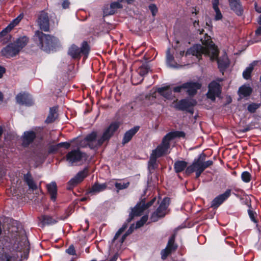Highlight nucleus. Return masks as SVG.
I'll use <instances>...</instances> for the list:
<instances>
[{"instance_id": "obj_1", "label": "nucleus", "mask_w": 261, "mask_h": 261, "mask_svg": "<svg viewBox=\"0 0 261 261\" xmlns=\"http://www.w3.org/2000/svg\"><path fill=\"white\" fill-rule=\"evenodd\" d=\"M202 45L196 44L189 49L186 52V56L192 55L199 58L202 54L208 56L211 60L217 59L218 67L220 70L226 68L229 65L227 56L224 55L218 59V50L217 47L211 40L210 36L205 34L203 38L200 39Z\"/></svg>"}, {"instance_id": "obj_2", "label": "nucleus", "mask_w": 261, "mask_h": 261, "mask_svg": "<svg viewBox=\"0 0 261 261\" xmlns=\"http://www.w3.org/2000/svg\"><path fill=\"white\" fill-rule=\"evenodd\" d=\"M119 126V124L118 122H113L110 125L102 135L97 136L96 133L93 132L86 136L85 141L90 148H97L105 142L108 141Z\"/></svg>"}, {"instance_id": "obj_3", "label": "nucleus", "mask_w": 261, "mask_h": 261, "mask_svg": "<svg viewBox=\"0 0 261 261\" xmlns=\"http://www.w3.org/2000/svg\"><path fill=\"white\" fill-rule=\"evenodd\" d=\"M206 155L204 153L200 154L197 159H195L192 164L189 166L185 170V173L189 175L195 172L196 177H199L204 170L212 166L213 162L211 160L205 161Z\"/></svg>"}, {"instance_id": "obj_4", "label": "nucleus", "mask_w": 261, "mask_h": 261, "mask_svg": "<svg viewBox=\"0 0 261 261\" xmlns=\"http://www.w3.org/2000/svg\"><path fill=\"white\" fill-rule=\"evenodd\" d=\"M28 38L23 36L18 38L13 43L8 44L1 50V54L3 56L10 58L17 56L20 50L27 45Z\"/></svg>"}, {"instance_id": "obj_5", "label": "nucleus", "mask_w": 261, "mask_h": 261, "mask_svg": "<svg viewBox=\"0 0 261 261\" xmlns=\"http://www.w3.org/2000/svg\"><path fill=\"white\" fill-rule=\"evenodd\" d=\"M35 36L38 39V45L46 52L53 50L59 43V40L57 38L45 34L39 31L35 32Z\"/></svg>"}, {"instance_id": "obj_6", "label": "nucleus", "mask_w": 261, "mask_h": 261, "mask_svg": "<svg viewBox=\"0 0 261 261\" xmlns=\"http://www.w3.org/2000/svg\"><path fill=\"white\" fill-rule=\"evenodd\" d=\"M89 51V45L87 42L84 41L81 48L75 45H72L69 48L68 53L73 59H79L81 54L84 55V58H86L88 56Z\"/></svg>"}, {"instance_id": "obj_7", "label": "nucleus", "mask_w": 261, "mask_h": 261, "mask_svg": "<svg viewBox=\"0 0 261 261\" xmlns=\"http://www.w3.org/2000/svg\"><path fill=\"white\" fill-rule=\"evenodd\" d=\"M221 86L216 81H212L208 86V91L206 94L207 98L213 102L216 100V97H219L221 94Z\"/></svg>"}, {"instance_id": "obj_8", "label": "nucleus", "mask_w": 261, "mask_h": 261, "mask_svg": "<svg viewBox=\"0 0 261 261\" xmlns=\"http://www.w3.org/2000/svg\"><path fill=\"white\" fill-rule=\"evenodd\" d=\"M170 147V142L167 138L164 136L162 143L157 147L152 150V153L160 158L167 153L168 150Z\"/></svg>"}, {"instance_id": "obj_9", "label": "nucleus", "mask_w": 261, "mask_h": 261, "mask_svg": "<svg viewBox=\"0 0 261 261\" xmlns=\"http://www.w3.org/2000/svg\"><path fill=\"white\" fill-rule=\"evenodd\" d=\"M170 203V198L166 197L162 201L156 211L153 214L151 219L153 221L157 219L155 217H162L165 215L166 210Z\"/></svg>"}, {"instance_id": "obj_10", "label": "nucleus", "mask_w": 261, "mask_h": 261, "mask_svg": "<svg viewBox=\"0 0 261 261\" xmlns=\"http://www.w3.org/2000/svg\"><path fill=\"white\" fill-rule=\"evenodd\" d=\"M127 227V224L124 223L116 233L110 245L111 248L113 250H118L121 248L123 242L121 243L120 246L119 245V243H120V242L121 240V237L120 238H119V237L122 233L126 229Z\"/></svg>"}, {"instance_id": "obj_11", "label": "nucleus", "mask_w": 261, "mask_h": 261, "mask_svg": "<svg viewBox=\"0 0 261 261\" xmlns=\"http://www.w3.org/2000/svg\"><path fill=\"white\" fill-rule=\"evenodd\" d=\"M175 239L174 234L169 239L166 247L161 252L162 259H166L169 254L177 249V245L174 243Z\"/></svg>"}, {"instance_id": "obj_12", "label": "nucleus", "mask_w": 261, "mask_h": 261, "mask_svg": "<svg viewBox=\"0 0 261 261\" xmlns=\"http://www.w3.org/2000/svg\"><path fill=\"white\" fill-rule=\"evenodd\" d=\"M85 157V153L81 152L79 149H75L70 151L67 154L66 160L72 165L81 161L82 159Z\"/></svg>"}, {"instance_id": "obj_13", "label": "nucleus", "mask_w": 261, "mask_h": 261, "mask_svg": "<svg viewBox=\"0 0 261 261\" xmlns=\"http://www.w3.org/2000/svg\"><path fill=\"white\" fill-rule=\"evenodd\" d=\"M38 23L42 30L47 32L49 29V21L48 14L45 11H41L38 15Z\"/></svg>"}, {"instance_id": "obj_14", "label": "nucleus", "mask_w": 261, "mask_h": 261, "mask_svg": "<svg viewBox=\"0 0 261 261\" xmlns=\"http://www.w3.org/2000/svg\"><path fill=\"white\" fill-rule=\"evenodd\" d=\"M197 102L193 99H183L179 100L174 106L179 110L188 111L189 109L195 106Z\"/></svg>"}, {"instance_id": "obj_15", "label": "nucleus", "mask_w": 261, "mask_h": 261, "mask_svg": "<svg viewBox=\"0 0 261 261\" xmlns=\"http://www.w3.org/2000/svg\"><path fill=\"white\" fill-rule=\"evenodd\" d=\"M231 192L230 189H227L224 193L215 197L212 201L211 207L217 208L230 196Z\"/></svg>"}, {"instance_id": "obj_16", "label": "nucleus", "mask_w": 261, "mask_h": 261, "mask_svg": "<svg viewBox=\"0 0 261 261\" xmlns=\"http://www.w3.org/2000/svg\"><path fill=\"white\" fill-rule=\"evenodd\" d=\"M17 102L27 106H31L33 104L31 96L27 93H20L16 97Z\"/></svg>"}, {"instance_id": "obj_17", "label": "nucleus", "mask_w": 261, "mask_h": 261, "mask_svg": "<svg viewBox=\"0 0 261 261\" xmlns=\"http://www.w3.org/2000/svg\"><path fill=\"white\" fill-rule=\"evenodd\" d=\"M88 169L85 168L82 171H80L77 174L69 181L68 184L71 187L76 186L79 183L82 182L88 174Z\"/></svg>"}, {"instance_id": "obj_18", "label": "nucleus", "mask_w": 261, "mask_h": 261, "mask_svg": "<svg viewBox=\"0 0 261 261\" xmlns=\"http://www.w3.org/2000/svg\"><path fill=\"white\" fill-rule=\"evenodd\" d=\"M122 8L120 0L118 2H113L110 4V8L108 6L105 7L103 9V14L105 16L113 15L115 13L117 10Z\"/></svg>"}, {"instance_id": "obj_19", "label": "nucleus", "mask_w": 261, "mask_h": 261, "mask_svg": "<svg viewBox=\"0 0 261 261\" xmlns=\"http://www.w3.org/2000/svg\"><path fill=\"white\" fill-rule=\"evenodd\" d=\"M185 86L188 95L193 96L197 93V90L200 89L201 84L197 82H190L185 83Z\"/></svg>"}, {"instance_id": "obj_20", "label": "nucleus", "mask_w": 261, "mask_h": 261, "mask_svg": "<svg viewBox=\"0 0 261 261\" xmlns=\"http://www.w3.org/2000/svg\"><path fill=\"white\" fill-rule=\"evenodd\" d=\"M146 209V207H145L144 202L137 204L136 206L132 209V213L129 214L128 222H130L133 219L134 216H140L143 212Z\"/></svg>"}, {"instance_id": "obj_21", "label": "nucleus", "mask_w": 261, "mask_h": 261, "mask_svg": "<svg viewBox=\"0 0 261 261\" xmlns=\"http://www.w3.org/2000/svg\"><path fill=\"white\" fill-rule=\"evenodd\" d=\"M36 137L35 133L33 131L25 132L22 136V144L27 146L32 143Z\"/></svg>"}, {"instance_id": "obj_22", "label": "nucleus", "mask_w": 261, "mask_h": 261, "mask_svg": "<svg viewBox=\"0 0 261 261\" xmlns=\"http://www.w3.org/2000/svg\"><path fill=\"white\" fill-rule=\"evenodd\" d=\"M139 126H136L127 130L124 135L122 144H125L129 142L133 137L138 132L139 129Z\"/></svg>"}, {"instance_id": "obj_23", "label": "nucleus", "mask_w": 261, "mask_h": 261, "mask_svg": "<svg viewBox=\"0 0 261 261\" xmlns=\"http://www.w3.org/2000/svg\"><path fill=\"white\" fill-rule=\"evenodd\" d=\"M22 18V17L19 15L16 18L13 19L12 21L0 33V38L4 36L7 33L10 32L14 27L18 24Z\"/></svg>"}, {"instance_id": "obj_24", "label": "nucleus", "mask_w": 261, "mask_h": 261, "mask_svg": "<svg viewBox=\"0 0 261 261\" xmlns=\"http://www.w3.org/2000/svg\"><path fill=\"white\" fill-rule=\"evenodd\" d=\"M158 92L168 99H171L173 97L172 91L169 86L159 88Z\"/></svg>"}, {"instance_id": "obj_25", "label": "nucleus", "mask_w": 261, "mask_h": 261, "mask_svg": "<svg viewBox=\"0 0 261 261\" xmlns=\"http://www.w3.org/2000/svg\"><path fill=\"white\" fill-rule=\"evenodd\" d=\"M231 9L238 15H241L242 9L240 0H229Z\"/></svg>"}, {"instance_id": "obj_26", "label": "nucleus", "mask_w": 261, "mask_h": 261, "mask_svg": "<svg viewBox=\"0 0 261 261\" xmlns=\"http://www.w3.org/2000/svg\"><path fill=\"white\" fill-rule=\"evenodd\" d=\"M48 193L50 195L51 200L55 201L57 197V187L55 181L51 182L50 184L46 186Z\"/></svg>"}, {"instance_id": "obj_27", "label": "nucleus", "mask_w": 261, "mask_h": 261, "mask_svg": "<svg viewBox=\"0 0 261 261\" xmlns=\"http://www.w3.org/2000/svg\"><path fill=\"white\" fill-rule=\"evenodd\" d=\"M107 187V185L106 183L101 184L95 183L90 189L89 193H93L94 194L98 193L105 190Z\"/></svg>"}, {"instance_id": "obj_28", "label": "nucleus", "mask_w": 261, "mask_h": 261, "mask_svg": "<svg viewBox=\"0 0 261 261\" xmlns=\"http://www.w3.org/2000/svg\"><path fill=\"white\" fill-rule=\"evenodd\" d=\"M188 163L184 161H177L175 162L174 165V169L176 173H179L183 171L185 169L186 170Z\"/></svg>"}, {"instance_id": "obj_29", "label": "nucleus", "mask_w": 261, "mask_h": 261, "mask_svg": "<svg viewBox=\"0 0 261 261\" xmlns=\"http://www.w3.org/2000/svg\"><path fill=\"white\" fill-rule=\"evenodd\" d=\"M158 158L153 153H151L148 164V168L150 172L158 168V164L156 161Z\"/></svg>"}, {"instance_id": "obj_30", "label": "nucleus", "mask_w": 261, "mask_h": 261, "mask_svg": "<svg viewBox=\"0 0 261 261\" xmlns=\"http://www.w3.org/2000/svg\"><path fill=\"white\" fill-rule=\"evenodd\" d=\"M166 62L167 65L170 67H178L177 63L174 62L173 55L170 54V48H168L166 51Z\"/></svg>"}, {"instance_id": "obj_31", "label": "nucleus", "mask_w": 261, "mask_h": 261, "mask_svg": "<svg viewBox=\"0 0 261 261\" xmlns=\"http://www.w3.org/2000/svg\"><path fill=\"white\" fill-rule=\"evenodd\" d=\"M24 180L30 189H32V190H36L37 189V185L33 180L32 175L30 172L24 175Z\"/></svg>"}, {"instance_id": "obj_32", "label": "nucleus", "mask_w": 261, "mask_h": 261, "mask_svg": "<svg viewBox=\"0 0 261 261\" xmlns=\"http://www.w3.org/2000/svg\"><path fill=\"white\" fill-rule=\"evenodd\" d=\"M185 136V134L184 132L182 131L170 132L165 136L169 142L174 138L180 137L184 138Z\"/></svg>"}, {"instance_id": "obj_33", "label": "nucleus", "mask_w": 261, "mask_h": 261, "mask_svg": "<svg viewBox=\"0 0 261 261\" xmlns=\"http://www.w3.org/2000/svg\"><path fill=\"white\" fill-rule=\"evenodd\" d=\"M40 220L43 225L54 224L57 222L56 219L49 216H42Z\"/></svg>"}, {"instance_id": "obj_34", "label": "nucleus", "mask_w": 261, "mask_h": 261, "mask_svg": "<svg viewBox=\"0 0 261 261\" xmlns=\"http://www.w3.org/2000/svg\"><path fill=\"white\" fill-rule=\"evenodd\" d=\"M256 62H253L250 64L249 66L243 72V76L246 80H248L251 76V73L253 70L254 66L256 64Z\"/></svg>"}, {"instance_id": "obj_35", "label": "nucleus", "mask_w": 261, "mask_h": 261, "mask_svg": "<svg viewBox=\"0 0 261 261\" xmlns=\"http://www.w3.org/2000/svg\"><path fill=\"white\" fill-rule=\"evenodd\" d=\"M57 117L56 109L54 107L50 109L49 113L45 122L49 123L54 122Z\"/></svg>"}, {"instance_id": "obj_36", "label": "nucleus", "mask_w": 261, "mask_h": 261, "mask_svg": "<svg viewBox=\"0 0 261 261\" xmlns=\"http://www.w3.org/2000/svg\"><path fill=\"white\" fill-rule=\"evenodd\" d=\"M252 89L249 87L243 86L241 87L239 89V93L243 96H248L251 93Z\"/></svg>"}, {"instance_id": "obj_37", "label": "nucleus", "mask_w": 261, "mask_h": 261, "mask_svg": "<svg viewBox=\"0 0 261 261\" xmlns=\"http://www.w3.org/2000/svg\"><path fill=\"white\" fill-rule=\"evenodd\" d=\"M114 185H115V187L117 189L118 191L119 190L126 189L129 185V182H128V181L126 182H116L114 184Z\"/></svg>"}, {"instance_id": "obj_38", "label": "nucleus", "mask_w": 261, "mask_h": 261, "mask_svg": "<svg viewBox=\"0 0 261 261\" xmlns=\"http://www.w3.org/2000/svg\"><path fill=\"white\" fill-rule=\"evenodd\" d=\"M135 228L134 224L131 225L127 231L121 237V240L120 242V243H119V246L121 243L123 242L126 239V238L133 232Z\"/></svg>"}, {"instance_id": "obj_39", "label": "nucleus", "mask_w": 261, "mask_h": 261, "mask_svg": "<svg viewBox=\"0 0 261 261\" xmlns=\"http://www.w3.org/2000/svg\"><path fill=\"white\" fill-rule=\"evenodd\" d=\"M241 178L245 182H248L251 179V175L247 171L243 172L241 174Z\"/></svg>"}, {"instance_id": "obj_40", "label": "nucleus", "mask_w": 261, "mask_h": 261, "mask_svg": "<svg viewBox=\"0 0 261 261\" xmlns=\"http://www.w3.org/2000/svg\"><path fill=\"white\" fill-rule=\"evenodd\" d=\"M248 215L249 216V217L250 218L251 220L254 223H257V221L255 219L256 216H257V214L256 213L254 212L253 211L251 210H248Z\"/></svg>"}, {"instance_id": "obj_41", "label": "nucleus", "mask_w": 261, "mask_h": 261, "mask_svg": "<svg viewBox=\"0 0 261 261\" xmlns=\"http://www.w3.org/2000/svg\"><path fill=\"white\" fill-rule=\"evenodd\" d=\"M214 10L216 13V15L215 16V19L216 20H219L221 19L222 18V15L221 11H220V9H219V8L214 9Z\"/></svg>"}, {"instance_id": "obj_42", "label": "nucleus", "mask_w": 261, "mask_h": 261, "mask_svg": "<svg viewBox=\"0 0 261 261\" xmlns=\"http://www.w3.org/2000/svg\"><path fill=\"white\" fill-rule=\"evenodd\" d=\"M148 67L147 66H142L139 71V73L141 76L146 74L148 72Z\"/></svg>"}, {"instance_id": "obj_43", "label": "nucleus", "mask_w": 261, "mask_h": 261, "mask_svg": "<svg viewBox=\"0 0 261 261\" xmlns=\"http://www.w3.org/2000/svg\"><path fill=\"white\" fill-rule=\"evenodd\" d=\"M149 9L153 16H155L158 12V9L156 6L154 4H151L149 6Z\"/></svg>"}, {"instance_id": "obj_44", "label": "nucleus", "mask_w": 261, "mask_h": 261, "mask_svg": "<svg viewBox=\"0 0 261 261\" xmlns=\"http://www.w3.org/2000/svg\"><path fill=\"white\" fill-rule=\"evenodd\" d=\"M258 106L256 104H255V103L251 104L248 106V110L251 113H253L258 108Z\"/></svg>"}, {"instance_id": "obj_45", "label": "nucleus", "mask_w": 261, "mask_h": 261, "mask_svg": "<svg viewBox=\"0 0 261 261\" xmlns=\"http://www.w3.org/2000/svg\"><path fill=\"white\" fill-rule=\"evenodd\" d=\"M66 252L70 255H75V250L73 245H70L66 250Z\"/></svg>"}, {"instance_id": "obj_46", "label": "nucleus", "mask_w": 261, "mask_h": 261, "mask_svg": "<svg viewBox=\"0 0 261 261\" xmlns=\"http://www.w3.org/2000/svg\"><path fill=\"white\" fill-rule=\"evenodd\" d=\"M182 89H186L185 86V83L180 86H177V87L174 88L173 91L175 92H181Z\"/></svg>"}, {"instance_id": "obj_47", "label": "nucleus", "mask_w": 261, "mask_h": 261, "mask_svg": "<svg viewBox=\"0 0 261 261\" xmlns=\"http://www.w3.org/2000/svg\"><path fill=\"white\" fill-rule=\"evenodd\" d=\"M58 146L60 147H64L67 149L70 147V144L67 142H62L58 144Z\"/></svg>"}, {"instance_id": "obj_48", "label": "nucleus", "mask_w": 261, "mask_h": 261, "mask_svg": "<svg viewBox=\"0 0 261 261\" xmlns=\"http://www.w3.org/2000/svg\"><path fill=\"white\" fill-rule=\"evenodd\" d=\"M5 258L6 261H16V257L14 256H10L8 254L5 255Z\"/></svg>"}, {"instance_id": "obj_49", "label": "nucleus", "mask_w": 261, "mask_h": 261, "mask_svg": "<svg viewBox=\"0 0 261 261\" xmlns=\"http://www.w3.org/2000/svg\"><path fill=\"white\" fill-rule=\"evenodd\" d=\"M60 148L59 146H58V144L56 145L52 146L50 147L49 150V152L51 153L57 151V150Z\"/></svg>"}, {"instance_id": "obj_50", "label": "nucleus", "mask_w": 261, "mask_h": 261, "mask_svg": "<svg viewBox=\"0 0 261 261\" xmlns=\"http://www.w3.org/2000/svg\"><path fill=\"white\" fill-rule=\"evenodd\" d=\"M62 6L63 8L66 9L68 8L69 6V2L68 1H64L62 3Z\"/></svg>"}, {"instance_id": "obj_51", "label": "nucleus", "mask_w": 261, "mask_h": 261, "mask_svg": "<svg viewBox=\"0 0 261 261\" xmlns=\"http://www.w3.org/2000/svg\"><path fill=\"white\" fill-rule=\"evenodd\" d=\"M219 3V0H213V9L218 8Z\"/></svg>"}, {"instance_id": "obj_52", "label": "nucleus", "mask_w": 261, "mask_h": 261, "mask_svg": "<svg viewBox=\"0 0 261 261\" xmlns=\"http://www.w3.org/2000/svg\"><path fill=\"white\" fill-rule=\"evenodd\" d=\"M144 224L142 223L141 220H140L136 223L135 228H139L142 226Z\"/></svg>"}, {"instance_id": "obj_53", "label": "nucleus", "mask_w": 261, "mask_h": 261, "mask_svg": "<svg viewBox=\"0 0 261 261\" xmlns=\"http://www.w3.org/2000/svg\"><path fill=\"white\" fill-rule=\"evenodd\" d=\"M154 199H152L150 201L148 202L146 204L145 203V207H146V208H148L150 206L154 201Z\"/></svg>"}, {"instance_id": "obj_54", "label": "nucleus", "mask_w": 261, "mask_h": 261, "mask_svg": "<svg viewBox=\"0 0 261 261\" xmlns=\"http://www.w3.org/2000/svg\"><path fill=\"white\" fill-rule=\"evenodd\" d=\"M254 7H255V9L256 11H257L258 13H261V6L258 7L257 6V3H255L254 4Z\"/></svg>"}, {"instance_id": "obj_55", "label": "nucleus", "mask_w": 261, "mask_h": 261, "mask_svg": "<svg viewBox=\"0 0 261 261\" xmlns=\"http://www.w3.org/2000/svg\"><path fill=\"white\" fill-rule=\"evenodd\" d=\"M5 72V68L0 66V78L3 76V74Z\"/></svg>"}, {"instance_id": "obj_56", "label": "nucleus", "mask_w": 261, "mask_h": 261, "mask_svg": "<svg viewBox=\"0 0 261 261\" xmlns=\"http://www.w3.org/2000/svg\"><path fill=\"white\" fill-rule=\"evenodd\" d=\"M147 220H148V216H144L141 218L140 220L142 222V223H143L144 224L146 223V222L147 221Z\"/></svg>"}, {"instance_id": "obj_57", "label": "nucleus", "mask_w": 261, "mask_h": 261, "mask_svg": "<svg viewBox=\"0 0 261 261\" xmlns=\"http://www.w3.org/2000/svg\"><path fill=\"white\" fill-rule=\"evenodd\" d=\"M255 34L257 36L261 35V27H258L255 31Z\"/></svg>"}, {"instance_id": "obj_58", "label": "nucleus", "mask_w": 261, "mask_h": 261, "mask_svg": "<svg viewBox=\"0 0 261 261\" xmlns=\"http://www.w3.org/2000/svg\"><path fill=\"white\" fill-rule=\"evenodd\" d=\"M193 25L195 28H196L198 26H199V21L195 20L193 22Z\"/></svg>"}, {"instance_id": "obj_59", "label": "nucleus", "mask_w": 261, "mask_h": 261, "mask_svg": "<svg viewBox=\"0 0 261 261\" xmlns=\"http://www.w3.org/2000/svg\"><path fill=\"white\" fill-rule=\"evenodd\" d=\"M4 96L3 93L0 91V102H2L3 100Z\"/></svg>"}, {"instance_id": "obj_60", "label": "nucleus", "mask_w": 261, "mask_h": 261, "mask_svg": "<svg viewBox=\"0 0 261 261\" xmlns=\"http://www.w3.org/2000/svg\"><path fill=\"white\" fill-rule=\"evenodd\" d=\"M116 257L114 256L112 258H111L109 261H116Z\"/></svg>"}, {"instance_id": "obj_61", "label": "nucleus", "mask_w": 261, "mask_h": 261, "mask_svg": "<svg viewBox=\"0 0 261 261\" xmlns=\"http://www.w3.org/2000/svg\"><path fill=\"white\" fill-rule=\"evenodd\" d=\"M258 23L261 25V15H260L259 17L258 18Z\"/></svg>"}, {"instance_id": "obj_62", "label": "nucleus", "mask_w": 261, "mask_h": 261, "mask_svg": "<svg viewBox=\"0 0 261 261\" xmlns=\"http://www.w3.org/2000/svg\"><path fill=\"white\" fill-rule=\"evenodd\" d=\"M249 130V128H246L243 130V132H246L248 131Z\"/></svg>"}, {"instance_id": "obj_63", "label": "nucleus", "mask_w": 261, "mask_h": 261, "mask_svg": "<svg viewBox=\"0 0 261 261\" xmlns=\"http://www.w3.org/2000/svg\"><path fill=\"white\" fill-rule=\"evenodd\" d=\"M184 52H185L184 51H180L179 54H180V56L181 57H182L184 55Z\"/></svg>"}, {"instance_id": "obj_64", "label": "nucleus", "mask_w": 261, "mask_h": 261, "mask_svg": "<svg viewBox=\"0 0 261 261\" xmlns=\"http://www.w3.org/2000/svg\"><path fill=\"white\" fill-rule=\"evenodd\" d=\"M198 31L199 32L200 34H201L203 33V32L204 31L203 29H201V30L198 29Z\"/></svg>"}]
</instances>
